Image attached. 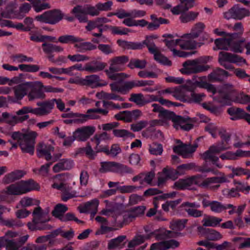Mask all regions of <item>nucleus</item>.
I'll return each mask as SVG.
<instances>
[{
	"label": "nucleus",
	"mask_w": 250,
	"mask_h": 250,
	"mask_svg": "<svg viewBox=\"0 0 250 250\" xmlns=\"http://www.w3.org/2000/svg\"><path fill=\"white\" fill-rule=\"evenodd\" d=\"M152 111L158 113V117L164 120H171L173 123V127L177 130L182 129L184 131H189L194 126L195 120L188 116H181L176 115L173 112L165 109L161 105L157 104H152Z\"/></svg>",
	"instance_id": "nucleus-1"
},
{
	"label": "nucleus",
	"mask_w": 250,
	"mask_h": 250,
	"mask_svg": "<svg viewBox=\"0 0 250 250\" xmlns=\"http://www.w3.org/2000/svg\"><path fill=\"white\" fill-rule=\"evenodd\" d=\"M37 136V133L34 131L25 133L20 131L13 132L11 133V137L15 142H11V148H17L19 146L22 152L33 155L34 152L35 139Z\"/></svg>",
	"instance_id": "nucleus-2"
},
{
	"label": "nucleus",
	"mask_w": 250,
	"mask_h": 250,
	"mask_svg": "<svg viewBox=\"0 0 250 250\" xmlns=\"http://www.w3.org/2000/svg\"><path fill=\"white\" fill-rule=\"evenodd\" d=\"M234 92L235 89L232 84H224L218 91V102L223 104H229L230 101L241 104L250 103V95L241 93L234 97Z\"/></svg>",
	"instance_id": "nucleus-3"
},
{
	"label": "nucleus",
	"mask_w": 250,
	"mask_h": 250,
	"mask_svg": "<svg viewBox=\"0 0 250 250\" xmlns=\"http://www.w3.org/2000/svg\"><path fill=\"white\" fill-rule=\"evenodd\" d=\"M129 61V58L127 56L122 55L115 56L111 58L108 63L109 68L105 70V72L108 78L110 79H115V72L122 71L125 69V64Z\"/></svg>",
	"instance_id": "nucleus-4"
},
{
	"label": "nucleus",
	"mask_w": 250,
	"mask_h": 250,
	"mask_svg": "<svg viewBox=\"0 0 250 250\" xmlns=\"http://www.w3.org/2000/svg\"><path fill=\"white\" fill-rule=\"evenodd\" d=\"M170 231L167 230L165 229H159L154 230L150 233L146 238L144 235H139L130 241L128 244V248H134L136 246L139 245L144 242L146 238L149 239L151 237H154L156 240H165L170 237Z\"/></svg>",
	"instance_id": "nucleus-5"
},
{
	"label": "nucleus",
	"mask_w": 250,
	"mask_h": 250,
	"mask_svg": "<svg viewBox=\"0 0 250 250\" xmlns=\"http://www.w3.org/2000/svg\"><path fill=\"white\" fill-rule=\"evenodd\" d=\"M100 166L101 167L99 170L101 173L112 172L124 174L133 172V170L130 167L115 162H102L100 163Z\"/></svg>",
	"instance_id": "nucleus-6"
},
{
	"label": "nucleus",
	"mask_w": 250,
	"mask_h": 250,
	"mask_svg": "<svg viewBox=\"0 0 250 250\" xmlns=\"http://www.w3.org/2000/svg\"><path fill=\"white\" fill-rule=\"evenodd\" d=\"M183 68L180 69V72L183 74L189 75L197 74L207 71L209 66L208 65H201L196 59L188 60L184 62Z\"/></svg>",
	"instance_id": "nucleus-7"
},
{
	"label": "nucleus",
	"mask_w": 250,
	"mask_h": 250,
	"mask_svg": "<svg viewBox=\"0 0 250 250\" xmlns=\"http://www.w3.org/2000/svg\"><path fill=\"white\" fill-rule=\"evenodd\" d=\"M62 18L63 14L60 10L53 9L45 11L43 14L36 16L35 19L41 22L55 24L62 20Z\"/></svg>",
	"instance_id": "nucleus-8"
},
{
	"label": "nucleus",
	"mask_w": 250,
	"mask_h": 250,
	"mask_svg": "<svg viewBox=\"0 0 250 250\" xmlns=\"http://www.w3.org/2000/svg\"><path fill=\"white\" fill-rule=\"evenodd\" d=\"M43 83L40 81L29 82L27 98L28 101H33L36 99L43 100L45 94L42 90Z\"/></svg>",
	"instance_id": "nucleus-9"
},
{
	"label": "nucleus",
	"mask_w": 250,
	"mask_h": 250,
	"mask_svg": "<svg viewBox=\"0 0 250 250\" xmlns=\"http://www.w3.org/2000/svg\"><path fill=\"white\" fill-rule=\"evenodd\" d=\"M125 84V82L123 83H120L118 82H114L111 83L109 84L111 92H102V96L103 98L106 101L109 100H117L120 102H123L125 101V98L121 97L120 95L118 94L116 92L122 94H126L127 93H123L120 92L121 89L124 86Z\"/></svg>",
	"instance_id": "nucleus-10"
},
{
	"label": "nucleus",
	"mask_w": 250,
	"mask_h": 250,
	"mask_svg": "<svg viewBox=\"0 0 250 250\" xmlns=\"http://www.w3.org/2000/svg\"><path fill=\"white\" fill-rule=\"evenodd\" d=\"M106 66L105 62L94 61L85 63L84 66H83L81 63H76L72 66L74 70L80 71H85L89 73H94L103 70Z\"/></svg>",
	"instance_id": "nucleus-11"
},
{
	"label": "nucleus",
	"mask_w": 250,
	"mask_h": 250,
	"mask_svg": "<svg viewBox=\"0 0 250 250\" xmlns=\"http://www.w3.org/2000/svg\"><path fill=\"white\" fill-rule=\"evenodd\" d=\"M224 18L229 20L233 19L235 20H241L246 17L250 15V12L249 10L240 7L238 5H235L228 11L224 13Z\"/></svg>",
	"instance_id": "nucleus-12"
},
{
	"label": "nucleus",
	"mask_w": 250,
	"mask_h": 250,
	"mask_svg": "<svg viewBox=\"0 0 250 250\" xmlns=\"http://www.w3.org/2000/svg\"><path fill=\"white\" fill-rule=\"evenodd\" d=\"M99 200L94 198L89 201L80 204L78 207V210L80 213L90 214L91 218H93L97 213Z\"/></svg>",
	"instance_id": "nucleus-13"
},
{
	"label": "nucleus",
	"mask_w": 250,
	"mask_h": 250,
	"mask_svg": "<svg viewBox=\"0 0 250 250\" xmlns=\"http://www.w3.org/2000/svg\"><path fill=\"white\" fill-rule=\"evenodd\" d=\"M29 82L22 83L13 87L14 97L8 96L9 101L17 103L21 101L25 96L28 95Z\"/></svg>",
	"instance_id": "nucleus-14"
},
{
	"label": "nucleus",
	"mask_w": 250,
	"mask_h": 250,
	"mask_svg": "<svg viewBox=\"0 0 250 250\" xmlns=\"http://www.w3.org/2000/svg\"><path fill=\"white\" fill-rule=\"evenodd\" d=\"M96 128L93 126H84L78 128L73 133L76 140L85 142L95 132Z\"/></svg>",
	"instance_id": "nucleus-15"
},
{
	"label": "nucleus",
	"mask_w": 250,
	"mask_h": 250,
	"mask_svg": "<svg viewBox=\"0 0 250 250\" xmlns=\"http://www.w3.org/2000/svg\"><path fill=\"white\" fill-rule=\"evenodd\" d=\"M37 105L39 107L34 108V114L38 116H46L52 112L54 108V100L51 99L39 102Z\"/></svg>",
	"instance_id": "nucleus-16"
},
{
	"label": "nucleus",
	"mask_w": 250,
	"mask_h": 250,
	"mask_svg": "<svg viewBox=\"0 0 250 250\" xmlns=\"http://www.w3.org/2000/svg\"><path fill=\"white\" fill-rule=\"evenodd\" d=\"M218 62H229L236 63L237 65H240L241 63L247 64L246 60L242 57L224 51H221L219 53Z\"/></svg>",
	"instance_id": "nucleus-17"
},
{
	"label": "nucleus",
	"mask_w": 250,
	"mask_h": 250,
	"mask_svg": "<svg viewBox=\"0 0 250 250\" xmlns=\"http://www.w3.org/2000/svg\"><path fill=\"white\" fill-rule=\"evenodd\" d=\"M110 139V135L106 132H103L102 133L95 135L94 136L90 139V141L95 145L94 149L96 152H100L107 150V146H104L102 143L103 142H105Z\"/></svg>",
	"instance_id": "nucleus-18"
},
{
	"label": "nucleus",
	"mask_w": 250,
	"mask_h": 250,
	"mask_svg": "<svg viewBox=\"0 0 250 250\" xmlns=\"http://www.w3.org/2000/svg\"><path fill=\"white\" fill-rule=\"evenodd\" d=\"M181 206L184 208L189 217L199 218L203 214V211L198 209L200 207V204L196 202H185Z\"/></svg>",
	"instance_id": "nucleus-19"
},
{
	"label": "nucleus",
	"mask_w": 250,
	"mask_h": 250,
	"mask_svg": "<svg viewBox=\"0 0 250 250\" xmlns=\"http://www.w3.org/2000/svg\"><path fill=\"white\" fill-rule=\"evenodd\" d=\"M197 146L196 144L193 145L182 144L174 146L173 150L174 152L182 156L183 158H188L192 157V154L195 151Z\"/></svg>",
	"instance_id": "nucleus-20"
},
{
	"label": "nucleus",
	"mask_w": 250,
	"mask_h": 250,
	"mask_svg": "<svg viewBox=\"0 0 250 250\" xmlns=\"http://www.w3.org/2000/svg\"><path fill=\"white\" fill-rule=\"evenodd\" d=\"M96 220L101 223L100 228L98 229L95 232V234L97 235L104 234L108 232L117 230L119 228H122L124 225H126L128 223V220H123V221L122 223H120L117 225H113L111 227H108L106 226L108 220Z\"/></svg>",
	"instance_id": "nucleus-21"
},
{
	"label": "nucleus",
	"mask_w": 250,
	"mask_h": 250,
	"mask_svg": "<svg viewBox=\"0 0 250 250\" xmlns=\"http://www.w3.org/2000/svg\"><path fill=\"white\" fill-rule=\"evenodd\" d=\"M201 177L200 175H197L187 179H180L175 183L174 186L179 189H188L193 185H199Z\"/></svg>",
	"instance_id": "nucleus-22"
},
{
	"label": "nucleus",
	"mask_w": 250,
	"mask_h": 250,
	"mask_svg": "<svg viewBox=\"0 0 250 250\" xmlns=\"http://www.w3.org/2000/svg\"><path fill=\"white\" fill-rule=\"evenodd\" d=\"M163 41L166 43V45L168 47V48L172 52L173 55L174 56L185 58L194 53V52H188L176 50L175 48V47L177 45H179V39L175 40H168V39H165Z\"/></svg>",
	"instance_id": "nucleus-23"
},
{
	"label": "nucleus",
	"mask_w": 250,
	"mask_h": 250,
	"mask_svg": "<svg viewBox=\"0 0 250 250\" xmlns=\"http://www.w3.org/2000/svg\"><path fill=\"white\" fill-rule=\"evenodd\" d=\"M195 39L189 34H184L179 39V45L184 50L195 49L197 45V42L194 40Z\"/></svg>",
	"instance_id": "nucleus-24"
},
{
	"label": "nucleus",
	"mask_w": 250,
	"mask_h": 250,
	"mask_svg": "<svg viewBox=\"0 0 250 250\" xmlns=\"http://www.w3.org/2000/svg\"><path fill=\"white\" fill-rule=\"evenodd\" d=\"M54 150V147L49 144L40 143L37 147V154L39 158L44 157L47 161L51 160V153Z\"/></svg>",
	"instance_id": "nucleus-25"
},
{
	"label": "nucleus",
	"mask_w": 250,
	"mask_h": 250,
	"mask_svg": "<svg viewBox=\"0 0 250 250\" xmlns=\"http://www.w3.org/2000/svg\"><path fill=\"white\" fill-rule=\"evenodd\" d=\"M153 82L152 81L133 80L125 82V84L121 89L120 92L128 93L134 87L152 85Z\"/></svg>",
	"instance_id": "nucleus-26"
},
{
	"label": "nucleus",
	"mask_w": 250,
	"mask_h": 250,
	"mask_svg": "<svg viewBox=\"0 0 250 250\" xmlns=\"http://www.w3.org/2000/svg\"><path fill=\"white\" fill-rule=\"evenodd\" d=\"M202 204L204 208L209 207L210 210L215 213H220L225 210V205L217 201H209L206 198H203Z\"/></svg>",
	"instance_id": "nucleus-27"
},
{
	"label": "nucleus",
	"mask_w": 250,
	"mask_h": 250,
	"mask_svg": "<svg viewBox=\"0 0 250 250\" xmlns=\"http://www.w3.org/2000/svg\"><path fill=\"white\" fill-rule=\"evenodd\" d=\"M196 86H198L195 84V82L190 84H185L181 87H178L174 93V97L180 100L185 99L187 97L186 92L187 91L194 92Z\"/></svg>",
	"instance_id": "nucleus-28"
},
{
	"label": "nucleus",
	"mask_w": 250,
	"mask_h": 250,
	"mask_svg": "<svg viewBox=\"0 0 250 250\" xmlns=\"http://www.w3.org/2000/svg\"><path fill=\"white\" fill-rule=\"evenodd\" d=\"M50 220H32L27 224L28 229L31 230H49L51 226L47 224Z\"/></svg>",
	"instance_id": "nucleus-29"
},
{
	"label": "nucleus",
	"mask_w": 250,
	"mask_h": 250,
	"mask_svg": "<svg viewBox=\"0 0 250 250\" xmlns=\"http://www.w3.org/2000/svg\"><path fill=\"white\" fill-rule=\"evenodd\" d=\"M101 81L100 77L97 75L86 76L84 78H83V85L96 88L106 85V83H101Z\"/></svg>",
	"instance_id": "nucleus-30"
},
{
	"label": "nucleus",
	"mask_w": 250,
	"mask_h": 250,
	"mask_svg": "<svg viewBox=\"0 0 250 250\" xmlns=\"http://www.w3.org/2000/svg\"><path fill=\"white\" fill-rule=\"evenodd\" d=\"M73 165L72 160L62 159L53 166L52 169L54 172L57 173L61 171L69 170L73 167Z\"/></svg>",
	"instance_id": "nucleus-31"
},
{
	"label": "nucleus",
	"mask_w": 250,
	"mask_h": 250,
	"mask_svg": "<svg viewBox=\"0 0 250 250\" xmlns=\"http://www.w3.org/2000/svg\"><path fill=\"white\" fill-rule=\"evenodd\" d=\"M29 117L28 115H24L21 117H17L16 116H12L7 112H3L2 114L1 121H4L9 124H15L25 121Z\"/></svg>",
	"instance_id": "nucleus-32"
},
{
	"label": "nucleus",
	"mask_w": 250,
	"mask_h": 250,
	"mask_svg": "<svg viewBox=\"0 0 250 250\" xmlns=\"http://www.w3.org/2000/svg\"><path fill=\"white\" fill-rule=\"evenodd\" d=\"M14 3L7 0H1V17L10 18L14 10Z\"/></svg>",
	"instance_id": "nucleus-33"
},
{
	"label": "nucleus",
	"mask_w": 250,
	"mask_h": 250,
	"mask_svg": "<svg viewBox=\"0 0 250 250\" xmlns=\"http://www.w3.org/2000/svg\"><path fill=\"white\" fill-rule=\"evenodd\" d=\"M22 194L26 193L31 190L38 189L39 185L32 179L27 181H21L19 182Z\"/></svg>",
	"instance_id": "nucleus-34"
},
{
	"label": "nucleus",
	"mask_w": 250,
	"mask_h": 250,
	"mask_svg": "<svg viewBox=\"0 0 250 250\" xmlns=\"http://www.w3.org/2000/svg\"><path fill=\"white\" fill-rule=\"evenodd\" d=\"M144 42L145 41L143 42H135L120 40L117 41L119 45L123 48L133 50L142 49L144 47V45H146Z\"/></svg>",
	"instance_id": "nucleus-35"
},
{
	"label": "nucleus",
	"mask_w": 250,
	"mask_h": 250,
	"mask_svg": "<svg viewBox=\"0 0 250 250\" xmlns=\"http://www.w3.org/2000/svg\"><path fill=\"white\" fill-rule=\"evenodd\" d=\"M144 43L148 48L149 51L154 54V59L159 62L164 56L160 53L158 48L156 46L153 41L149 39L145 40Z\"/></svg>",
	"instance_id": "nucleus-36"
},
{
	"label": "nucleus",
	"mask_w": 250,
	"mask_h": 250,
	"mask_svg": "<svg viewBox=\"0 0 250 250\" xmlns=\"http://www.w3.org/2000/svg\"><path fill=\"white\" fill-rule=\"evenodd\" d=\"M229 75L228 72L220 68L214 69L208 76L210 80L212 81H221L224 78L228 77Z\"/></svg>",
	"instance_id": "nucleus-37"
},
{
	"label": "nucleus",
	"mask_w": 250,
	"mask_h": 250,
	"mask_svg": "<svg viewBox=\"0 0 250 250\" xmlns=\"http://www.w3.org/2000/svg\"><path fill=\"white\" fill-rule=\"evenodd\" d=\"M83 41V39L72 35H64L60 36L58 38V42L63 44L75 43V44Z\"/></svg>",
	"instance_id": "nucleus-38"
},
{
	"label": "nucleus",
	"mask_w": 250,
	"mask_h": 250,
	"mask_svg": "<svg viewBox=\"0 0 250 250\" xmlns=\"http://www.w3.org/2000/svg\"><path fill=\"white\" fill-rule=\"evenodd\" d=\"M42 47L43 52L46 54H51L54 52H61L64 50L63 48L61 46L46 42L42 44Z\"/></svg>",
	"instance_id": "nucleus-39"
},
{
	"label": "nucleus",
	"mask_w": 250,
	"mask_h": 250,
	"mask_svg": "<svg viewBox=\"0 0 250 250\" xmlns=\"http://www.w3.org/2000/svg\"><path fill=\"white\" fill-rule=\"evenodd\" d=\"M80 10H84V7L81 5L74 7L72 9V13L75 14V17L80 22H86L88 21L87 13L81 12Z\"/></svg>",
	"instance_id": "nucleus-40"
},
{
	"label": "nucleus",
	"mask_w": 250,
	"mask_h": 250,
	"mask_svg": "<svg viewBox=\"0 0 250 250\" xmlns=\"http://www.w3.org/2000/svg\"><path fill=\"white\" fill-rule=\"evenodd\" d=\"M236 38L230 37V45L229 50L235 53H242L243 49L241 46V43L245 42V39L242 38L239 41H235L234 39Z\"/></svg>",
	"instance_id": "nucleus-41"
},
{
	"label": "nucleus",
	"mask_w": 250,
	"mask_h": 250,
	"mask_svg": "<svg viewBox=\"0 0 250 250\" xmlns=\"http://www.w3.org/2000/svg\"><path fill=\"white\" fill-rule=\"evenodd\" d=\"M224 36V38L215 40L214 43L218 49L228 50L230 43V37L226 35Z\"/></svg>",
	"instance_id": "nucleus-42"
},
{
	"label": "nucleus",
	"mask_w": 250,
	"mask_h": 250,
	"mask_svg": "<svg viewBox=\"0 0 250 250\" xmlns=\"http://www.w3.org/2000/svg\"><path fill=\"white\" fill-rule=\"evenodd\" d=\"M31 4L29 3L24 2L19 7V12L16 14V18L19 20L22 19L28 14L31 9Z\"/></svg>",
	"instance_id": "nucleus-43"
},
{
	"label": "nucleus",
	"mask_w": 250,
	"mask_h": 250,
	"mask_svg": "<svg viewBox=\"0 0 250 250\" xmlns=\"http://www.w3.org/2000/svg\"><path fill=\"white\" fill-rule=\"evenodd\" d=\"M215 153L210 151L208 149L203 153V157L205 160L211 161L213 165H215L217 167L221 168L222 167V165L218 163L219 158L215 156Z\"/></svg>",
	"instance_id": "nucleus-44"
},
{
	"label": "nucleus",
	"mask_w": 250,
	"mask_h": 250,
	"mask_svg": "<svg viewBox=\"0 0 250 250\" xmlns=\"http://www.w3.org/2000/svg\"><path fill=\"white\" fill-rule=\"evenodd\" d=\"M219 135L221 139V142L220 143L224 146L227 147L228 149H229L230 148V141L231 134L225 129H221L219 131Z\"/></svg>",
	"instance_id": "nucleus-45"
},
{
	"label": "nucleus",
	"mask_w": 250,
	"mask_h": 250,
	"mask_svg": "<svg viewBox=\"0 0 250 250\" xmlns=\"http://www.w3.org/2000/svg\"><path fill=\"white\" fill-rule=\"evenodd\" d=\"M215 184L214 180L213 177L207 178L204 180L202 183H199V186L205 188H208L211 190H216L220 187V185Z\"/></svg>",
	"instance_id": "nucleus-46"
},
{
	"label": "nucleus",
	"mask_w": 250,
	"mask_h": 250,
	"mask_svg": "<svg viewBox=\"0 0 250 250\" xmlns=\"http://www.w3.org/2000/svg\"><path fill=\"white\" fill-rule=\"evenodd\" d=\"M146 207L144 206H140L130 209L128 211V216L131 218L141 217L145 213Z\"/></svg>",
	"instance_id": "nucleus-47"
},
{
	"label": "nucleus",
	"mask_w": 250,
	"mask_h": 250,
	"mask_svg": "<svg viewBox=\"0 0 250 250\" xmlns=\"http://www.w3.org/2000/svg\"><path fill=\"white\" fill-rule=\"evenodd\" d=\"M64 178V174H59L53 177L55 183L52 185V187L62 191V189H64V187L66 186L62 182Z\"/></svg>",
	"instance_id": "nucleus-48"
},
{
	"label": "nucleus",
	"mask_w": 250,
	"mask_h": 250,
	"mask_svg": "<svg viewBox=\"0 0 250 250\" xmlns=\"http://www.w3.org/2000/svg\"><path fill=\"white\" fill-rule=\"evenodd\" d=\"M129 101L134 103L139 106L145 105V96L142 93H132Z\"/></svg>",
	"instance_id": "nucleus-49"
},
{
	"label": "nucleus",
	"mask_w": 250,
	"mask_h": 250,
	"mask_svg": "<svg viewBox=\"0 0 250 250\" xmlns=\"http://www.w3.org/2000/svg\"><path fill=\"white\" fill-rule=\"evenodd\" d=\"M74 47L78 49V51L83 52L85 51H90L95 49L97 47L89 42H83L80 43H76Z\"/></svg>",
	"instance_id": "nucleus-50"
},
{
	"label": "nucleus",
	"mask_w": 250,
	"mask_h": 250,
	"mask_svg": "<svg viewBox=\"0 0 250 250\" xmlns=\"http://www.w3.org/2000/svg\"><path fill=\"white\" fill-rule=\"evenodd\" d=\"M68 210V208L64 205L57 204L52 211V215L55 218H60Z\"/></svg>",
	"instance_id": "nucleus-51"
},
{
	"label": "nucleus",
	"mask_w": 250,
	"mask_h": 250,
	"mask_svg": "<svg viewBox=\"0 0 250 250\" xmlns=\"http://www.w3.org/2000/svg\"><path fill=\"white\" fill-rule=\"evenodd\" d=\"M113 135L117 138H122L124 140L127 138H134L135 135L134 134L129 132L126 129H115L113 130Z\"/></svg>",
	"instance_id": "nucleus-52"
},
{
	"label": "nucleus",
	"mask_w": 250,
	"mask_h": 250,
	"mask_svg": "<svg viewBox=\"0 0 250 250\" xmlns=\"http://www.w3.org/2000/svg\"><path fill=\"white\" fill-rule=\"evenodd\" d=\"M125 238V236L121 235L116 238L110 240L108 243V249L112 250L120 247Z\"/></svg>",
	"instance_id": "nucleus-53"
},
{
	"label": "nucleus",
	"mask_w": 250,
	"mask_h": 250,
	"mask_svg": "<svg viewBox=\"0 0 250 250\" xmlns=\"http://www.w3.org/2000/svg\"><path fill=\"white\" fill-rule=\"evenodd\" d=\"M5 192L10 195H18L22 194L20 183L18 182L8 186Z\"/></svg>",
	"instance_id": "nucleus-54"
},
{
	"label": "nucleus",
	"mask_w": 250,
	"mask_h": 250,
	"mask_svg": "<svg viewBox=\"0 0 250 250\" xmlns=\"http://www.w3.org/2000/svg\"><path fill=\"white\" fill-rule=\"evenodd\" d=\"M146 64V62L145 60H141L137 59H132L128 63V66L132 69L134 68L143 69L145 68Z\"/></svg>",
	"instance_id": "nucleus-55"
},
{
	"label": "nucleus",
	"mask_w": 250,
	"mask_h": 250,
	"mask_svg": "<svg viewBox=\"0 0 250 250\" xmlns=\"http://www.w3.org/2000/svg\"><path fill=\"white\" fill-rule=\"evenodd\" d=\"M205 28V24L202 22H198L191 29V32L189 33L194 38H198Z\"/></svg>",
	"instance_id": "nucleus-56"
},
{
	"label": "nucleus",
	"mask_w": 250,
	"mask_h": 250,
	"mask_svg": "<svg viewBox=\"0 0 250 250\" xmlns=\"http://www.w3.org/2000/svg\"><path fill=\"white\" fill-rule=\"evenodd\" d=\"M49 213L48 210H43L41 207L38 206L34 208L32 212L33 219H42L47 217Z\"/></svg>",
	"instance_id": "nucleus-57"
},
{
	"label": "nucleus",
	"mask_w": 250,
	"mask_h": 250,
	"mask_svg": "<svg viewBox=\"0 0 250 250\" xmlns=\"http://www.w3.org/2000/svg\"><path fill=\"white\" fill-rule=\"evenodd\" d=\"M108 113V111L106 109H102L100 108H91L87 110L86 115H91L93 117V118H90V119H96L98 118V116L96 115V113H99L105 116L107 115Z\"/></svg>",
	"instance_id": "nucleus-58"
},
{
	"label": "nucleus",
	"mask_w": 250,
	"mask_h": 250,
	"mask_svg": "<svg viewBox=\"0 0 250 250\" xmlns=\"http://www.w3.org/2000/svg\"><path fill=\"white\" fill-rule=\"evenodd\" d=\"M32 6L37 13H39L42 10L49 9L50 6L48 3H42L41 0H36L32 2Z\"/></svg>",
	"instance_id": "nucleus-59"
},
{
	"label": "nucleus",
	"mask_w": 250,
	"mask_h": 250,
	"mask_svg": "<svg viewBox=\"0 0 250 250\" xmlns=\"http://www.w3.org/2000/svg\"><path fill=\"white\" fill-rule=\"evenodd\" d=\"M71 188L66 186L64 187V189H62L61 198L64 202H66L68 200L77 196L76 195V191H71Z\"/></svg>",
	"instance_id": "nucleus-60"
},
{
	"label": "nucleus",
	"mask_w": 250,
	"mask_h": 250,
	"mask_svg": "<svg viewBox=\"0 0 250 250\" xmlns=\"http://www.w3.org/2000/svg\"><path fill=\"white\" fill-rule=\"evenodd\" d=\"M162 174L166 175L167 178L175 180L179 176L177 169L167 167L163 168Z\"/></svg>",
	"instance_id": "nucleus-61"
},
{
	"label": "nucleus",
	"mask_w": 250,
	"mask_h": 250,
	"mask_svg": "<svg viewBox=\"0 0 250 250\" xmlns=\"http://www.w3.org/2000/svg\"><path fill=\"white\" fill-rule=\"evenodd\" d=\"M242 152L240 151H236L235 152H233L231 151H227L225 153L221 154L220 156V158L224 160H236L238 156L242 155Z\"/></svg>",
	"instance_id": "nucleus-62"
},
{
	"label": "nucleus",
	"mask_w": 250,
	"mask_h": 250,
	"mask_svg": "<svg viewBox=\"0 0 250 250\" xmlns=\"http://www.w3.org/2000/svg\"><path fill=\"white\" fill-rule=\"evenodd\" d=\"M72 62H80L87 61L90 60V57L80 54H76L74 55H68L67 57Z\"/></svg>",
	"instance_id": "nucleus-63"
},
{
	"label": "nucleus",
	"mask_w": 250,
	"mask_h": 250,
	"mask_svg": "<svg viewBox=\"0 0 250 250\" xmlns=\"http://www.w3.org/2000/svg\"><path fill=\"white\" fill-rule=\"evenodd\" d=\"M188 220H177L172 221L170 228L174 231H179L184 229Z\"/></svg>",
	"instance_id": "nucleus-64"
}]
</instances>
